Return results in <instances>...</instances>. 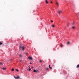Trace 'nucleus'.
Returning <instances> with one entry per match:
<instances>
[{
    "label": "nucleus",
    "instance_id": "a211bd4d",
    "mask_svg": "<svg viewBox=\"0 0 79 79\" xmlns=\"http://www.w3.org/2000/svg\"><path fill=\"white\" fill-rule=\"evenodd\" d=\"M48 68H46V71L48 70Z\"/></svg>",
    "mask_w": 79,
    "mask_h": 79
},
{
    "label": "nucleus",
    "instance_id": "412c9836",
    "mask_svg": "<svg viewBox=\"0 0 79 79\" xmlns=\"http://www.w3.org/2000/svg\"><path fill=\"white\" fill-rule=\"evenodd\" d=\"M52 27H54L55 26H54V25H53L52 26Z\"/></svg>",
    "mask_w": 79,
    "mask_h": 79
},
{
    "label": "nucleus",
    "instance_id": "0eeeda50",
    "mask_svg": "<svg viewBox=\"0 0 79 79\" xmlns=\"http://www.w3.org/2000/svg\"><path fill=\"white\" fill-rule=\"evenodd\" d=\"M45 2H46V4H48V2L47 1V0H45Z\"/></svg>",
    "mask_w": 79,
    "mask_h": 79
},
{
    "label": "nucleus",
    "instance_id": "a878e982",
    "mask_svg": "<svg viewBox=\"0 0 79 79\" xmlns=\"http://www.w3.org/2000/svg\"><path fill=\"white\" fill-rule=\"evenodd\" d=\"M30 64H32V63L30 62Z\"/></svg>",
    "mask_w": 79,
    "mask_h": 79
},
{
    "label": "nucleus",
    "instance_id": "ddd939ff",
    "mask_svg": "<svg viewBox=\"0 0 79 79\" xmlns=\"http://www.w3.org/2000/svg\"><path fill=\"white\" fill-rule=\"evenodd\" d=\"M15 71H17V72H19V70H18L17 69H15Z\"/></svg>",
    "mask_w": 79,
    "mask_h": 79
},
{
    "label": "nucleus",
    "instance_id": "aec40b11",
    "mask_svg": "<svg viewBox=\"0 0 79 79\" xmlns=\"http://www.w3.org/2000/svg\"><path fill=\"white\" fill-rule=\"evenodd\" d=\"M31 69H28V70H29V71H31Z\"/></svg>",
    "mask_w": 79,
    "mask_h": 79
},
{
    "label": "nucleus",
    "instance_id": "39448f33",
    "mask_svg": "<svg viewBox=\"0 0 79 79\" xmlns=\"http://www.w3.org/2000/svg\"><path fill=\"white\" fill-rule=\"evenodd\" d=\"M33 72L34 73H37V72H38V70H35V69H34L33 70Z\"/></svg>",
    "mask_w": 79,
    "mask_h": 79
},
{
    "label": "nucleus",
    "instance_id": "6ab92c4d",
    "mask_svg": "<svg viewBox=\"0 0 79 79\" xmlns=\"http://www.w3.org/2000/svg\"><path fill=\"white\" fill-rule=\"evenodd\" d=\"M0 45H2V42H0Z\"/></svg>",
    "mask_w": 79,
    "mask_h": 79
},
{
    "label": "nucleus",
    "instance_id": "4be33fe9",
    "mask_svg": "<svg viewBox=\"0 0 79 79\" xmlns=\"http://www.w3.org/2000/svg\"><path fill=\"white\" fill-rule=\"evenodd\" d=\"M40 62H42V60H40Z\"/></svg>",
    "mask_w": 79,
    "mask_h": 79
},
{
    "label": "nucleus",
    "instance_id": "5701e85b",
    "mask_svg": "<svg viewBox=\"0 0 79 79\" xmlns=\"http://www.w3.org/2000/svg\"><path fill=\"white\" fill-rule=\"evenodd\" d=\"M51 23H53V22L52 20H51Z\"/></svg>",
    "mask_w": 79,
    "mask_h": 79
},
{
    "label": "nucleus",
    "instance_id": "7ed1b4c3",
    "mask_svg": "<svg viewBox=\"0 0 79 79\" xmlns=\"http://www.w3.org/2000/svg\"><path fill=\"white\" fill-rule=\"evenodd\" d=\"M14 78H15V79H18L19 78V76H18L17 77H16L14 76Z\"/></svg>",
    "mask_w": 79,
    "mask_h": 79
},
{
    "label": "nucleus",
    "instance_id": "b1692460",
    "mask_svg": "<svg viewBox=\"0 0 79 79\" xmlns=\"http://www.w3.org/2000/svg\"><path fill=\"white\" fill-rule=\"evenodd\" d=\"M33 68H34V67H31V69H33Z\"/></svg>",
    "mask_w": 79,
    "mask_h": 79
},
{
    "label": "nucleus",
    "instance_id": "423d86ee",
    "mask_svg": "<svg viewBox=\"0 0 79 79\" xmlns=\"http://www.w3.org/2000/svg\"><path fill=\"white\" fill-rule=\"evenodd\" d=\"M2 69H3V70H5L6 69V68H4V67H2Z\"/></svg>",
    "mask_w": 79,
    "mask_h": 79
},
{
    "label": "nucleus",
    "instance_id": "dca6fc26",
    "mask_svg": "<svg viewBox=\"0 0 79 79\" xmlns=\"http://www.w3.org/2000/svg\"><path fill=\"white\" fill-rule=\"evenodd\" d=\"M0 65H2V63L0 62Z\"/></svg>",
    "mask_w": 79,
    "mask_h": 79
},
{
    "label": "nucleus",
    "instance_id": "2eb2a0df",
    "mask_svg": "<svg viewBox=\"0 0 79 79\" xmlns=\"http://www.w3.org/2000/svg\"><path fill=\"white\" fill-rule=\"evenodd\" d=\"M72 25H74V22H73L72 23Z\"/></svg>",
    "mask_w": 79,
    "mask_h": 79
},
{
    "label": "nucleus",
    "instance_id": "c85d7f7f",
    "mask_svg": "<svg viewBox=\"0 0 79 79\" xmlns=\"http://www.w3.org/2000/svg\"><path fill=\"white\" fill-rule=\"evenodd\" d=\"M51 3H52V1L51 2Z\"/></svg>",
    "mask_w": 79,
    "mask_h": 79
},
{
    "label": "nucleus",
    "instance_id": "bb28decb",
    "mask_svg": "<svg viewBox=\"0 0 79 79\" xmlns=\"http://www.w3.org/2000/svg\"><path fill=\"white\" fill-rule=\"evenodd\" d=\"M67 26V27H69V25H68Z\"/></svg>",
    "mask_w": 79,
    "mask_h": 79
},
{
    "label": "nucleus",
    "instance_id": "20e7f679",
    "mask_svg": "<svg viewBox=\"0 0 79 79\" xmlns=\"http://www.w3.org/2000/svg\"><path fill=\"white\" fill-rule=\"evenodd\" d=\"M29 59H30V60H32V57L29 56L28 57Z\"/></svg>",
    "mask_w": 79,
    "mask_h": 79
},
{
    "label": "nucleus",
    "instance_id": "9d476101",
    "mask_svg": "<svg viewBox=\"0 0 79 79\" xmlns=\"http://www.w3.org/2000/svg\"><path fill=\"white\" fill-rule=\"evenodd\" d=\"M79 68V64H78L77 66V68Z\"/></svg>",
    "mask_w": 79,
    "mask_h": 79
},
{
    "label": "nucleus",
    "instance_id": "1a4fd4ad",
    "mask_svg": "<svg viewBox=\"0 0 79 79\" xmlns=\"http://www.w3.org/2000/svg\"><path fill=\"white\" fill-rule=\"evenodd\" d=\"M70 44V42H68L67 43V45H69Z\"/></svg>",
    "mask_w": 79,
    "mask_h": 79
},
{
    "label": "nucleus",
    "instance_id": "393cba45",
    "mask_svg": "<svg viewBox=\"0 0 79 79\" xmlns=\"http://www.w3.org/2000/svg\"><path fill=\"white\" fill-rule=\"evenodd\" d=\"M19 56L20 57H21V55H20Z\"/></svg>",
    "mask_w": 79,
    "mask_h": 79
},
{
    "label": "nucleus",
    "instance_id": "cd10ccee",
    "mask_svg": "<svg viewBox=\"0 0 79 79\" xmlns=\"http://www.w3.org/2000/svg\"><path fill=\"white\" fill-rule=\"evenodd\" d=\"M28 68H30V67H29V66H28Z\"/></svg>",
    "mask_w": 79,
    "mask_h": 79
},
{
    "label": "nucleus",
    "instance_id": "f257e3e1",
    "mask_svg": "<svg viewBox=\"0 0 79 79\" xmlns=\"http://www.w3.org/2000/svg\"><path fill=\"white\" fill-rule=\"evenodd\" d=\"M19 49L22 50V51L24 50V46L23 44H21L19 46Z\"/></svg>",
    "mask_w": 79,
    "mask_h": 79
},
{
    "label": "nucleus",
    "instance_id": "4468645a",
    "mask_svg": "<svg viewBox=\"0 0 79 79\" xmlns=\"http://www.w3.org/2000/svg\"><path fill=\"white\" fill-rule=\"evenodd\" d=\"M74 28H75V27H72V28L73 29H74Z\"/></svg>",
    "mask_w": 79,
    "mask_h": 79
},
{
    "label": "nucleus",
    "instance_id": "6e6552de",
    "mask_svg": "<svg viewBox=\"0 0 79 79\" xmlns=\"http://www.w3.org/2000/svg\"><path fill=\"white\" fill-rule=\"evenodd\" d=\"M56 4L57 6H58L59 5V3L58 2H56Z\"/></svg>",
    "mask_w": 79,
    "mask_h": 79
},
{
    "label": "nucleus",
    "instance_id": "f8f14e48",
    "mask_svg": "<svg viewBox=\"0 0 79 79\" xmlns=\"http://www.w3.org/2000/svg\"><path fill=\"white\" fill-rule=\"evenodd\" d=\"M11 70L12 71H15V69H12Z\"/></svg>",
    "mask_w": 79,
    "mask_h": 79
},
{
    "label": "nucleus",
    "instance_id": "9b49d317",
    "mask_svg": "<svg viewBox=\"0 0 79 79\" xmlns=\"http://www.w3.org/2000/svg\"><path fill=\"white\" fill-rule=\"evenodd\" d=\"M49 68L50 69H52V68L50 67V65H49Z\"/></svg>",
    "mask_w": 79,
    "mask_h": 79
},
{
    "label": "nucleus",
    "instance_id": "f03ea898",
    "mask_svg": "<svg viewBox=\"0 0 79 79\" xmlns=\"http://www.w3.org/2000/svg\"><path fill=\"white\" fill-rule=\"evenodd\" d=\"M62 13V10H59L58 12V13L59 14V15H60V13Z\"/></svg>",
    "mask_w": 79,
    "mask_h": 79
},
{
    "label": "nucleus",
    "instance_id": "f3484780",
    "mask_svg": "<svg viewBox=\"0 0 79 79\" xmlns=\"http://www.w3.org/2000/svg\"><path fill=\"white\" fill-rule=\"evenodd\" d=\"M60 47H63V45L61 44L60 45Z\"/></svg>",
    "mask_w": 79,
    "mask_h": 79
}]
</instances>
